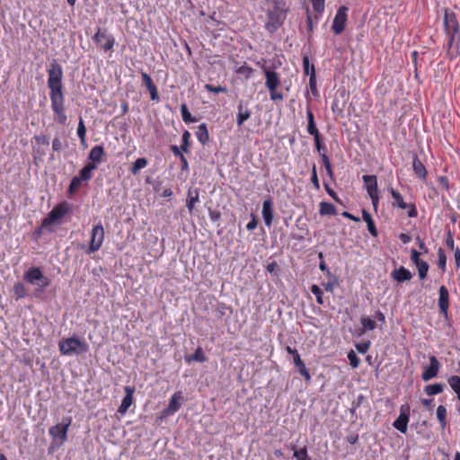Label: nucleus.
Here are the masks:
<instances>
[{
    "mask_svg": "<svg viewBox=\"0 0 460 460\" xmlns=\"http://www.w3.org/2000/svg\"><path fill=\"white\" fill-rule=\"evenodd\" d=\"M63 69L62 66L53 60L48 69V87L49 88V98L51 102V109L57 116L58 122L65 125L67 116L65 111V97L63 93Z\"/></svg>",
    "mask_w": 460,
    "mask_h": 460,
    "instance_id": "f257e3e1",
    "label": "nucleus"
},
{
    "mask_svg": "<svg viewBox=\"0 0 460 460\" xmlns=\"http://www.w3.org/2000/svg\"><path fill=\"white\" fill-rule=\"evenodd\" d=\"M267 21L265 29L270 33L276 32L284 23L288 12L285 0H265Z\"/></svg>",
    "mask_w": 460,
    "mask_h": 460,
    "instance_id": "f03ea898",
    "label": "nucleus"
},
{
    "mask_svg": "<svg viewBox=\"0 0 460 460\" xmlns=\"http://www.w3.org/2000/svg\"><path fill=\"white\" fill-rule=\"evenodd\" d=\"M59 351L64 356L79 355L88 351L89 346L84 341L76 337L64 339L58 343Z\"/></svg>",
    "mask_w": 460,
    "mask_h": 460,
    "instance_id": "7ed1b4c3",
    "label": "nucleus"
},
{
    "mask_svg": "<svg viewBox=\"0 0 460 460\" xmlns=\"http://www.w3.org/2000/svg\"><path fill=\"white\" fill-rule=\"evenodd\" d=\"M23 279L36 287V291L42 292L50 285V280L39 267H31L23 274Z\"/></svg>",
    "mask_w": 460,
    "mask_h": 460,
    "instance_id": "20e7f679",
    "label": "nucleus"
},
{
    "mask_svg": "<svg viewBox=\"0 0 460 460\" xmlns=\"http://www.w3.org/2000/svg\"><path fill=\"white\" fill-rule=\"evenodd\" d=\"M262 69L265 75V85L270 92V100L273 102L282 101L284 99L283 94L277 91L278 87L280 85L279 75L267 68L265 66H262Z\"/></svg>",
    "mask_w": 460,
    "mask_h": 460,
    "instance_id": "39448f33",
    "label": "nucleus"
},
{
    "mask_svg": "<svg viewBox=\"0 0 460 460\" xmlns=\"http://www.w3.org/2000/svg\"><path fill=\"white\" fill-rule=\"evenodd\" d=\"M71 423L72 418L66 417L63 419L62 422L49 428V434L52 440L58 444V446H61L66 441L67 432Z\"/></svg>",
    "mask_w": 460,
    "mask_h": 460,
    "instance_id": "423d86ee",
    "label": "nucleus"
},
{
    "mask_svg": "<svg viewBox=\"0 0 460 460\" xmlns=\"http://www.w3.org/2000/svg\"><path fill=\"white\" fill-rule=\"evenodd\" d=\"M104 235L105 232L102 223L94 225L91 230L89 245L85 250V253L92 254L99 251L103 243Z\"/></svg>",
    "mask_w": 460,
    "mask_h": 460,
    "instance_id": "0eeeda50",
    "label": "nucleus"
},
{
    "mask_svg": "<svg viewBox=\"0 0 460 460\" xmlns=\"http://www.w3.org/2000/svg\"><path fill=\"white\" fill-rule=\"evenodd\" d=\"M69 207L66 202H62L55 206L49 213L48 217L42 221L43 227L50 226L65 217L68 212Z\"/></svg>",
    "mask_w": 460,
    "mask_h": 460,
    "instance_id": "6e6552de",
    "label": "nucleus"
},
{
    "mask_svg": "<svg viewBox=\"0 0 460 460\" xmlns=\"http://www.w3.org/2000/svg\"><path fill=\"white\" fill-rule=\"evenodd\" d=\"M349 8L345 5H341L338 8L335 17L332 22V30L335 34H341L346 26L348 19Z\"/></svg>",
    "mask_w": 460,
    "mask_h": 460,
    "instance_id": "1a4fd4ad",
    "label": "nucleus"
},
{
    "mask_svg": "<svg viewBox=\"0 0 460 460\" xmlns=\"http://www.w3.org/2000/svg\"><path fill=\"white\" fill-rule=\"evenodd\" d=\"M444 28L447 35H460L456 17L448 9H445L444 13Z\"/></svg>",
    "mask_w": 460,
    "mask_h": 460,
    "instance_id": "9d476101",
    "label": "nucleus"
},
{
    "mask_svg": "<svg viewBox=\"0 0 460 460\" xmlns=\"http://www.w3.org/2000/svg\"><path fill=\"white\" fill-rule=\"evenodd\" d=\"M93 40L96 44L100 45L104 51L111 50L115 44L113 36L101 31L100 29H98L97 32L93 35Z\"/></svg>",
    "mask_w": 460,
    "mask_h": 460,
    "instance_id": "9b49d317",
    "label": "nucleus"
},
{
    "mask_svg": "<svg viewBox=\"0 0 460 460\" xmlns=\"http://www.w3.org/2000/svg\"><path fill=\"white\" fill-rule=\"evenodd\" d=\"M429 365L425 367L421 374V378L425 382L436 377L440 368V363L435 356H429Z\"/></svg>",
    "mask_w": 460,
    "mask_h": 460,
    "instance_id": "f8f14e48",
    "label": "nucleus"
},
{
    "mask_svg": "<svg viewBox=\"0 0 460 460\" xmlns=\"http://www.w3.org/2000/svg\"><path fill=\"white\" fill-rule=\"evenodd\" d=\"M181 402H182L181 392L174 393L172 395L167 407L164 410V415L170 416V415L174 414L176 411H178L180 410Z\"/></svg>",
    "mask_w": 460,
    "mask_h": 460,
    "instance_id": "ddd939ff",
    "label": "nucleus"
},
{
    "mask_svg": "<svg viewBox=\"0 0 460 460\" xmlns=\"http://www.w3.org/2000/svg\"><path fill=\"white\" fill-rule=\"evenodd\" d=\"M261 215L265 226L268 227L271 226L273 221V202L270 198L263 201Z\"/></svg>",
    "mask_w": 460,
    "mask_h": 460,
    "instance_id": "4468645a",
    "label": "nucleus"
},
{
    "mask_svg": "<svg viewBox=\"0 0 460 460\" xmlns=\"http://www.w3.org/2000/svg\"><path fill=\"white\" fill-rule=\"evenodd\" d=\"M124 390H125L126 395L123 397L121 404L119 405V407L118 409V412L122 415L127 412L128 408L133 403V394H134L135 389L130 386H125Z\"/></svg>",
    "mask_w": 460,
    "mask_h": 460,
    "instance_id": "2eb2a0df",
    "label": "nucleus"
},
{
    "mask_svg": "<svg viewBox=\"0 0 460 460\" xmlns=\"http://www.w3.org/2000/svg\"><path fill=\"white\" fill-rule=\"evenodd\" d=\"M412 170L414 174L420 180L425 181L428 171L416 154L413 155Z\"/></svg>",
    "mask_w": 460,
    "mask_h": 460,
    "instance_id": "dca6fc26",
    "label": "nucleus"
},
{
    "mask_svg": "<svg viewBox=\"0 0 460 460\" xmlns=\"http://www.w3.org/2000/svg\"><path fill=\"white\" fill-rule=\"evenodd\" d=\"M438 307L441 313L447 314L449 307V293L445 286L439 288Z\"/></svg>",
    "mask_w": 460,
    "mask_h": 460,
    "instance_id": "f3484780",
    "label": "nucleus"
},
{
    "mask_svg": "<svg viewBox=\"0 0 460 460\" xmlns=\"http://www.w3.org/2000/svg\"><path fill=\"white\" fill-rule=\"evenodd\" d=\"M447 55L453 58L458 55V45L460 35H447Z\"/></svg>",
    "mask_w": 460,
    "mask_h": 460,
    "instance_id": "a211bd4d",
    "label": "nucleus"
},
{
    "mask_svg": "<svg viewBox=\"0 0 460 460\" xmlns=\"http://www.w3.org/2000/svg\"><path fill=\"white\" fill-rule=\"evenodd\" d=\"M237 110L236 123L241 127L251 117V111L244 105L243 102H239Z\"/></svg>",
    "mask_w": 460,
    "mask_h": 460,
    "instance_id": "6ab92c4d",
    "label": "nucleus"
},
{
    "mask_svg": "<svg viewBox=\"0 0 460 460\" xmlns=\"http://www.w3.org/2000/svg\"><path fill=\"white\" fill-rule=\"evenodd\" d=\"M392 277L398 282H403L411 279L412 274L409 270L401 266L400 268L393 270Z\"/></svg>",
    "mask_w": 460,
    "mask_h": 460,
    "instance_id": "aec40b11",
    "label": "nucleus"
},
{
    "mask_svg": "<svg viewBox=\"0 0 460 460\" xmlns=\"http://www.w3.org/2000/svg\"><path fill=\"white\" fill-rule=\"evenodd\" d=\"M362 179L368 195L378 192L377 178L376 175H363Z\"/></svg>",
    "mask_w": 460,
    "mask_h": 460,
    "instance_id": "412c9836",
    "label": "nucleus"
},
{
    "mask_svg": "<svg viewBox=\"0 0 460 460\" xmlns=\"http://www.w3.org/2000/svg\"><path fill=\"white\" fill-rule=\"evenodd\" d=\"M105 152L102 147V146H94L90 153H89V159L93 162L92 164H99L103 162V155Z\"/></svg>",
    "mask_w": 460,
    "mask_h": 460,
    "instance_id": "4be33fe9",
    "label": "nucleus"
},
{
    "mask_svg": "<svg viewBox=\"0 0 460 460\" xmlns=\"http://www.w3.org/2000/svg\"><path fill=\"white\" fill-rule=\"evenodd\" d=\"M362 218L367 223V230L371 234L372 236H377V230L375 226V222L371 217V215L365 209L362 210Z\"/></svg>",
    "mask_w": 460,
    "mask_h": 460,
    "instance_id": "5701e85b",
    "label": "nucleus"
},
{
    "mask_svg": "<svg viewBox=\"0 0 460 460\" xmlns=\"http://www.w3.org/2000/svg\"><path fill=\"white\" fill-rule=\"evenodd\" d=\"M409 419V417H403L399 415L398 418L393 423L394 428L396 429L401 433L405 434L408 429Z\"/></svg>",
    "mask_w": 460,
    "mask_h": 460,
    "instance_id": "b1692460",
    "label": "nucleus"
},
{
    "mask_svg": "<svg viewBox=\"0 0 460 460\" xmlns=\"http://www.w3.org/2000/svg\"><path fill=\"white\" fill-rule=\"evenodd\" d=\"M96 169V164H87L85 166H84L80 172L79 175L77 176L82 181H89L92 178V172L93 170Z\"/></svg>",
    "mask_w": 460,
    "mask_h": 460,
    "instance_id": "393cba45",
    "label": "nucleus"
},
{
    "mask_svg": "<svg viewBox=\"0 0 460 460\" xmlns=\"http://www.w3.org/2000/svg\"><path fill=\"white\" fill-rule=\"evenodd\" d=\"M196 137L202 145H205L208 141L209 135L205 123H201L199 126L198 130L196 132Z\"/></svg>",
    "mask_w": 460,
    "mask_h": 460,
    "instance_id": "a878e982",
    "label": "nucleus"
},
{
    "mask_svg": "<svg viewBox=\"0 0 460 460\" xmlns=\"http://www.w3.org/2000/svg\"><path fill=\"white\" fill-rule=\"evenodd\" d=\"M389 191L394 200V205L396 204L402 209H406L408 208V204L404 202L402 196L399 191L395 190L394 188H390Z\"/></svg>",
    "mask_w": 460,
    "mask_h": 460,
    "instance_id": "bb28decb",
    "label": "nucleus"
},
{
    "mask_svg": "<svg viewBox=\"0 0 460 460\" xmlns=\"http://www.w3.org/2000/svg\"><path fill=\"white\" fill-rule=\"evenodd\" d=\"M185 360L186 362L190 363L191 361H197V362H200V363H203L207 360V358L204 354V351L202 349L201 347H198L196 349H195V352L192 356L189 357V358H185Z\"/></svg>",
    "mask_w": 460,
    "mask_h": 460,
    "instance_id": "cd10ccee",
    "label": "nucleus"
},
{
    "mask_svg": "<svg viewBox=\"0 0 460 460\" xmlns=\"http://www.w3.org/2000/svg\"><path fill=\"white\" fill-rule=\"evenodd\" d=\"M319 213L322 216L325 215H335L336 214V208L334 205L329 202H321L320 203V208Z\"/></svg>",
    "mask_w": 460,
    "mask_h": 460,
    "instance_id": "c85d7f7f",
    "label": "nucleus"
},
{
    "mask_svg": "<svg viewBox=\"0 0 460 460\" xmlns=\"http://www.w3.org/2000/svg\"><path fill=\"white\" fill-rule=\"evenodd\" d=\"M444 390V385L440 383H436L432 385H429L425 387L424 391L428 395H436L442 393Z\"/></svg>",
    "mask_w": 460,
    "mask_h": 460,
    "instance_id": "c756f323",
    "label": "nucleus"
},
{
    "mask_svg": "<svg viewBox=\"0 0 460 460\" xmlns=\"http://www.w3.org/2000/svg\"><path fill=\"white\" fill-rule=\"evenodd\" d=\"M360 323L362 326V332H365L366 331H373L376 328V321L368 317H361Z\"/></svg>",
    "mask_w": 460,
    "mask_h": 460,
    "instance_id": "7c9ffc66",
    "label": "nucleus"
},
{
    "mask_svg": "<svg viewBox=\"0 0 460 460\" xmlns=\"http://www.w3.org/2000/svg\"><path fill=\"white\" fill-rule=\"evenodd\" d=\"M437 418L440 423V426L442 429H445L447 427V409L443 405H439L437 408Z\"/></svg>",
    "mask_w": 460,
    "mask_h": 460,
    "instance_id": "2f4dec72",
    "label": "nucleus"
},
{
    "mask_svg": "<svg viewBox=\"0 0 460 460\" xmlns=\"http://www.w3.org/2000/svg\"><path fill=\"white\" fill-rule=\"evenodd\" d=\"M448 384L452 390L456 394L457 399L460 401V377L452 376L448 378Z\"/></svg>",
    "mask_w": 460,
    "mask_h": 460,
    "instance_id": "473e14b6",
    "label": "nucleus"
},
{
    "mask_svg": "<svg viewBox=\"0 0 460 460\" xmlns=\"http://www.w3.org/2000/svg\"><path fill=\"white\" fill-rule=\"evenodd\" d=\"M147 165V160L144 157L137 158L132 164L130 168V172L132 174L136 175L141 169L145 168Z\"/></svg>",
    "mask_w": 460,
    "mask_h": 460,
    "instance_id": "72a5a7b5",
    "label": "nucleus"
},
{
    "mask_svg": "<svg viewBox=\"0 0 460 460\" xmlns=\"http://www.w3.org/2000/svg\"><path fill=\"white\" fill-rule=\"evenodd\" d=\"M181 112L182 120L185 123H193V122L197 121V119L192 117V115L189 111L186 103H181Z\"/></svg>",
    "mask_w": 460,
    "mask_h": 460,
    "instance_id": "f704fd0d",
    "label": "nucleus"
},
{
    "mask_svg": "<svg viewBox=\"0 0 460 460\" xmlns=\"http://www.w3.org/2000/svg\"><path fill=\"white\" fill-rule=\"evenodd\" d=\"M13 292L16 299H22L27 296V291L22 282H17L13 286Z\"/></svg>",
    "mask_w": 460,
    "mask_h": 460,
    "instance_id": "c9c22d12",
    "label": "nucleus"
},
{
    "mask_svg": "<svg viewBox=\"0 0 460 460\" xmlns=\"http://www.w3.org/2000/svg\"><path fill=\"white\" fill-rule=\"evenodd\" d=\"M235 72L247 80L252 75L253 69L249 66L243 65L236 68Z\"/></svg>",
    "mask_w": 460,
    "mask_h": 460,
    "instance_id": "e433bc0d",
    "label": "nucleus"
},
{
    "mask_svg": "<svg viewBox=\"0 0 460 460\" xmlns=\"http://www.w3.org/2000/svg\"><path fill=\"white\" fill-rule=\"evenodd\" d=\"M293 456L296 460H311L306 447L298 449L295 448Z\"/></svg>",
    "mask_w": 460,
    "mask_h": 460,
    "instance_id": "4c0bfd02",
    "label": "nucleus"
},
{
    "mask_svg": "<svg viewBox=\"0 0 460 460\" xmlns=\"http://www.w3.org/2000/svg\"><path fill=\"white\" fill-rule=\"evenodd\" d=\"M417 269H418V273H419V277L420 279H423L427 277V274H428V271H429V264L427 261H423L420 263H418V265H416Z\"/></svg>",
    "mask_w": 460,
    "mask_h": 460,
    "instance_id": "58836bf2",
    "label": "nucleus"
},
{
    "mask_svg": "<svg viewBox=\"0 0 460 460\" xmlns=\"http://www.w3.org/2000/svg\"><path fill=\"white\" fill-rule=\"evenodd\" d=\"M81 182L82 181L77 177V176H74L70 181V184H69V187H68V192L69 194H74L75 193L80 186H81Z\"/></svg>",
    "mask_w": 460,
    "mask_h": 460,
    "instance_id": "ea45409f",
    "label": "nucleus"
},
{
    "mask_svg": "<svg viewBox=\"0 0 460 460\" xmlns=\"http://www.w3.org/2000/svg\"><path fill=\"white\" fill-rule=\"evenodd\" d=\"M321 156H322L323 166H324V168L326 170V172H327L328 176L330 178H332L333 172H332V164H331L329 157L327 156V155L325 153H322Z\"/></svg>",
    "mask_w": 460,
    "mask_h": 460,
    "instance_id": "a19ab883",
    "label": "nucleus"
},
{
    "mask_svg": "<svg viewBox=\"0 0 460 460\" xmlns=\"http://www.w3.org/2000/svg\"><path fill=\"white\" fill-rule=\"evenodd\" d=\"M314 10L321 16L324 11L325 0H310Z\"/></svg>",
    "mask_w": 460,
    "mask_h": 460,
    "instance_id": "79ce46f5",
    "label": "nucleus"
},
{
    "mask_svg": "<svg viewBox=\"0 0 460 460\" xmlns=\"http://www.w3.org/2000/svg\"><path fill=\"white\" fill-rule=\"evenodd\" d=\"M438 266L443 271H445L446 270V267H447V256H446L444 251L441 248H439L438 251Z\"/></svg>",
    "mask_w": 460,
    "mask_h": 460,
    "instance_id": "37998d69",
    "label": "nucleus"
},
{
    "mask_svg": "<svg viewBox=\"0 0 460 460\" xmlns=\"http://www.w3.org/2000/svg\"><path fill=\"white\" fill-rule=\"evenodd\" d=\"M310 289H311V292L315 296L317 303L319 305H323V299L322 289L317 285H313Z\"/></svg>",
    "mask_w": 460,
    "mask_h": 460,
    "instance_id": "c03bdc74",
    "label": "nucleus"
},
{
    "mask_svg": "<svg viewBox=\"0 0 460 460\" xmlns=\"http://www.w3.org/2000/svg\"><path fill=\"white\" fill-rule=\"evenodd\" d=\"M77 136L83 143L85 141L86 128H85L84 120L82 119H80V120L78 122Z\"/></svg>",
    "mask_w": 460,
    "mask_h": 460,
    "instance_id": "a18cd8bd",
    "label": "nucleus"
},
{
    "mask_svg": "<svg viewBox=\"0 0 460 460\" xmlns=\"http://www.w3.org/2000/svg\"><path fill=\"white\" fill-rule=\"evenodd\" d=\"M187 199L190 202L197 203L199 200V189H190L188 190Z\"/></svg>",
    "mask_w": 460,
    "mask_h": 460,
    "instance_id": "49530a36",
    "label": "nucleus"
},
{
    "mask_svg": "<svg viewBox=\"0 0 460 460\" xmlns=\"http://www.w3.org/2000/svg\"><path fill=\"white\" fill-rule=\"evenodd\" d=\"M190 132L187 131V130L184 131L183 134H182V137H181V140H182L181 149L185 153L188 152V146H189V143H190Z\"/></svg>",
    "mask_w": 460,
    "mask_h": 460,
    "instance_id": "de8ad7c7",
    "label": "nucleus"
},
{
    "mask_svg": "<svg viewBox=\"0 0 460 460\" xmlns=\"http://www.w3.org/2000/svg\"><path fill=\"white\" fill-rule=\"evenodd\" d=\"M309 86L313 93L316 92V77L314 66H311V76L309 78Z\"/></svg>",
    "mask_w": 460,
    "mask_h": 460,
    "instance_id": "09e8293b",
    "label": "nucleus"
},
{
    "mask_svg": "<svg viewBox=\"0 0 460 460\" xmlns=\"http://www.w3.org/2000/svg\"><path fill=\"white\" fill-rule=\"evenodd\" d=\"M348 359L349 360V364L352 367H358L359 365V358L353 350H350L348 353Z\"/></svg>",
    "mask_w": 460,
    "mask_h": 460,
    "instance_id": "8fccbe9b",
    "label": "nucleus"
},
{
    "mask_svg": "<svg viewBox=\"0 0 460 460\" xmlns=\"http://www.w3.org/2000/svg\"><path fill=\"white\" fill-rule=\"evenodd\" d=\"M205 89L208 90L210 93H226L227 89L223 86H214L211 84H206Z\"/></svg>",
    "mask_w": 460,
    "mask_h": 460,
    "instance_id": "3c124183",
    "label": "nucleus"
},
{
    "mask_svg": "<svg viewBox=\"0 0 460 460\" xmlns=\"http://www.w3.org/2000/svg\"><path fill=\"white\" fill-rule=\"evenodd\" d=\"M146 89H147V91L150 93L151 100L152 101H158L159 95H158V91H157L156 86L154 84H152Z\"/></svg>",
    "mask_w": 460,
    "mask_h": 460,
    "instance_id": "603ef678",
    "label": "nucleus"
},
{
    "mask_svg": "<svg viewBox=\"0 0 460 460\" xmlns=\"http://www.w3.org/2000/svg\"><path fill=\"white\" fill-rule=\"evenodd\" d=\"M146 89H147V91L150 93L151 100L152 101H158L159 95H158V91H157L156 86L154 84H152Z\"/></svg>",
    "mask_w": 460,
    "mask_h": 460,
    "instance_id": "864d4df0",
    "label": "nucleus"
},
{
    "mask_svg": "<svg viewBox=\"0 0 460 460\" xmlns=\"http://www.w3.org/2000/svg\"><path fill=\"white\" fill-rule=\"evenodd\" d=\"M306 129H307L308 134L313 136L314 137L320 136V133L316 128L315 122L308 123Z\"/></svg>",
    "mask_w": 460,
    "mask_h": 460,
    "instance_id": "5fc2aeb1",
    "label": "nucleus"
},
{
    "mask_svg": "<svg viewBox=\"0 0 460 460\" xmlns=\"http://www.w3.org/2000/svg\"><path fill=\"white\" fill-rule=\"evenodd\" d=\"M311 181L316 190L320 189V182H319V179L317 176L316 168L314 165L312 170Z\"/></svg>",
    "mask_w": 460,
    "mask_h": 460,
    "instance_id": "6e6d98bb",
    "label": "nucleus"
},
{
    "mask_svg": "<svg viewBox=\"0 0 460 460\" xmlns=\"http://www.w3.org/2000/svg\"><path fill=\"white\" fill-rule=\"evenodd\" d=\"M369 346H370L369 341L360 342V343L356 344V349L359 353L365 354L368 350Z\"/></svg>",
    "mask_w": 460,
    "mask_h": 460,
    "instance_id": "4d7b16f0",
    "label": "nucleus"
},
{
    "mask_svg": "<svg viewBox=\"0 0 460 460\" xmlns=\"http://www.w3.org/2000/svg\"><path fill=\"white\" fill-rule=\"evenodd\" d=\"M314 139L315 147H316L317 151L320 154H322V153L326 154L325 146L321 142V136L315 137H314Z\"/></svg>",
    "mask_w": 460,
    "mask_h": 460,
    "instance_id": "13d9d810",
    "label": "nucleus"
},
{
    "mask_svg": "<svg viewBox=\"0 0 460 460\" xmlns=\"http://www.w3.org/2000/svg\"><path fill=\"white\" fill-rule=\"evenodd\" d=\"M293 363H294V365L296 366V367L297 368L298 371H300V370H302V369L306 367L305 363L301 359L300 355L294 357Z\"/></svg>",
    "mask_w": 460,
    "mask_h": 460,
    "instance_id": "bf43d9fd",
    "label": "nucleus"
},
{
    "mask_svg": "<svg viewBox=\"0 0 460 460\" xmlns=\"http://www.w3.org/2000/svg\"><path fill=\"white\" fill-rule=\"evenodd\" d=\"M410 411H411V407H410L409 403H403L400 406V414L399 415L410 418Z\"/></svg>",
    "mask_w": 460,
    "mask_h": 460,
    "instance_id": "052dcab7",
    "label": "nucleus"
},
{
    "mask_svg": "<svg viewBox=\"0 0 460 460\" xmlns=\"http://www.w3.org/2000/svg\"><path fill=\"white\" fill-rule=\"evenodd\" d=\"M257 219L253 214L251 215V220L246 225V229L248 231H252L257 227Z\"/></svg>",
    "mask_w": 460,
    "mask_h": 460,
    "instance_id": "680f3d73",
    "label": "nucleus"
},
{
    "mask_svg": "<svg viewBox=\"0 0 460 460\" xmlns=\"http://www.w3.org/2000/svg\"><path fill=\"white\" fill-rule=\"evenodd\" d=\"M420 253L419 252H417L415 249H411V259L412 262L415 264V266L418 265V263L423 261L422 260L420 259Z\"/></svg>",
    "mask_w": 460,
    "mask_h": 460,
    "instance_id": "e2e57ef3",
    "label": "nucleus"
},
{
    "mask_svg": "<svg viewBox=\"0 0 460 460\" xmlns=\"http://www.w3.org/2000/svg\"><path fill=\"white\" fill-rule=\"evenodd\" d=\"M304 71L305 74L309 75L311 76V64L309 62L308 57H305L303 58Z\"/></svg>",
    "mask_w": 460,
    "mask_h": 460,
    "instance_id": "0e129e2a",
    "label": "nucleus"
},
{
    "mask_svg": "<svg viewBox=\"0 0 460 460\" xmlns=\"http://www.w3.org/2000/svg\"><path fill=\"white\" fill-rule=\"evenodd\" d=\"M446 244L449 249H451V250L455 249V242H454V238H453L450 231L447 233V235L446 238Z\"/></svg>",
    "mask_w": 460,
    "mask_h": 460,
    "instance_id": "69168bd1",
    "label": "nucleus"
},
{
    "mask_svg": "<svg viewBox=\"0 0 460 460\" xmlns=\"http://www.w3.org/2000/svg\"><path fill=\"white\" fill-rule=\"evenodd\" d=\"M141 77H142V81H143V83H144V84L146 85V88H147L150 84H154V83H153V81H152L151 76H150L148 74H146V73L143 72V73L141 74Z\"/></svg>",
    "mask_w": 460,
    "mask_h": 460,
    "instance_id": "338daca9",
    "label": "nucleus"
},
{
    "mask_svg": "<svg viewBox=\"0 0 460 460\" xmlns=\"http://www.w3.org/2000/svg\"><path fill=\"white\" fill-rule=\"evenodd\" d=\"M374 318H375V321H378L381 323H385V314L380 310H376L375 312Z\"/></svg>",
    "mask_w": 460,
    "mask_h": 460,
    "instance_id": "774afa93",
    "label": "nucleus"
}]
</instances>
